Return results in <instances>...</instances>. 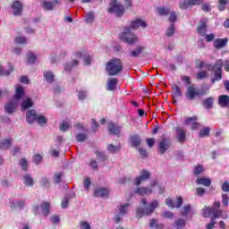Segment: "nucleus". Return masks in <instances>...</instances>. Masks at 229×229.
I'll return each instance as SVG.
<instances>
[{
    "mask_svg": "<svg viewBox=\"0 0 229 229\" xmlns=\"http://www.w3.org/2000/svg\"><path fill=\"white\" fill-rule=\"evenodd\" d=\"M121 40L127 42L130 46L137 44L139 42V38L135 34L131 33L130 28H127L124 32L120 34Z\"/></svg>",
    "mask_w": 229,
    "mask_h": 229,
    "instance_id": "3",
    "label": "nucleus"
},
{
    "mask_svg": "<svg viewBox=\"0 0 229 229\" xmlns=\"http://www.w3.org/2000/svg\"><path fill=\"white\" fill-rule=\"evenodd\" d=\"M109 191L106 188H96L94 190L95 198H108Z\"/></svg>",
    "mask_w": 229,
    "mask_h": 229,
    "instance_id": "17",
    "label": "nucleus"
},
{
    "mask_svg": "<svg viewBox=\"0 0 229 229\" xmlns=\"http://www.w3.org/2000/svg\"><path fill=\"white\" fill-rule=\"evenodd\" d=\"M33 162L36 164V165H38L42 162V156L40 154L34 155Z\"/></svg>",
    "mask_w": 229,
    "mask_h": 229,
    "instance_id": "53",
    "label": "nucleus"
},
{
    "mask_svg": "<svg viewBox=\"0 0 229 229\" xmlns=\"http://www.w3.org/2000/svg\"><path fill=\"white\" fill-rule=\"evenodd\" d=\"M69 128H71V124H69L67 121H63L59 126L60 131H67Z\"/></svg>",
    "mask_w": 229,
    "mask_h": 229,
    "instance_id": "42",
    "label": "nucleus"
},
{
    "mask_svg": "<svg viewBox=\"0 0 229 229\" xmlns=\"http://www.w3.org/2000/svg\"><path fill=\"white\" fill-rule=\"evenodd\" d=\"M27 60H28V64H33L37 60V55H35V54L31 52H29L27 54Z\"/></svg>",
    "mask_w": 229,
    "mask_h": 229,
    "instance_id": "46",
    "label": "nucleus"
},
{
    "mask_svg": "<svg viewBox=\"0 0 229 229\" xmlns=\"http://www.w3.org/2000/svg\"><path fill=\"white\" fill-rule=\"evenodd\" d=\"M16 108H17V103L14 100H11L7 102L4 106V110L6 114H13Z\"/></svg>",
    "mask_w": 229,
    "mask_h": 229,
    "instance_id": "20",
    "label": "nucleus"
},
{
    "mask_svg": "<svg viewBox=\"0 0 229 229\" xmlns=\"http://www.w3.org/2000/svg\"><path fill=\"white\" fill-rule=\"evenodd\" d=\"M208 64H206L205 61H201L200 59H197L195 61V66L197 69H203V67H207Z\"/></svg>",
    "mask_w": 229,
    "mask_h": 229,
    "instance_id": "44",
    "label": "nucleus"
},
{
    "mask_svg": "<svg viewBox=\"0 0 229 229\" xmlns=\"http://www.w3.org/2000/svg\"><path fill=\"white\" fill-rule=\"evenodd\" d=\"M15 44H26L28 39L25 37H17L14 39Z\"/></svg>",
    "mask_w": 229,
    "mask_h": 229,
    "instance_id": "56",
    "label": "nucleus"
},
{
    "mask_svg": "<svg viewBox=\"0 0 229 229\" xmlns=\"http://www.w3.org/2000/svg\"><path fill=\"white\" fill-rule=\"evenodd\" d=\"M79 225L81 229H90V224L86 221H81Z\"/></svg>",
    "mask_w": 229,
    "mask_h": 229,
    "instance_id": "59",
    "label": "nucleus"
},
{
    "mask_svg": "<svg viewBox=\"0 0 229 229\" xmlns=\"http://www.w3.org/2000/svg\"><path fill=\"white\" fill-rule=\"evenodd\" d=\"M146 143L148 148H153L155 146V138H148Z\"/></svg>",
    "mask_w": 229,
    "mask_h": 229,
    "instance_id": "63",
    "label": "nucleus"
},
{
    "mask_svg": "<svg viewBox=\"0 0 229 229\" xmlns=\"http://www.w3.org/2000/svg\"><path fill=\"white\" fill-rule=\"evenodd\" d=\"M218 105L222 108H229V96L228 95H220L218 97Z\"/></svg>",
    "mask_w": 229,
    "mask_h": 229,
    "instance_id": "21",
    "label": "nucleus"
},
{
    "mask_svg": "<svg viewBox=\"0 0 229 229\" xmlns=\"http://www.w3.org/2000/svg\"><path fill=\"white\" fill-rule=\"evenodd\" d=\"M77 142H84V140H87V134L85 133H79L75 137Z\"/></svg>",
    "mask_w": 229,
    "mask_h": 229,
    "instance_id": "49",
    "label": "nucleus"
},
{
    "mask_svg": "<svg viewBox=\"0 0 229 229\" xmlns=\"http://www.w3.org/2000/svg\"><path fill=\"white\" fill-rule=\"evenodd\" d=\"M203 216L205 217H208L210 216H213L211 219H218L219 217H223V211L221 209H216L214 208H207L205 207Z\"/></svg>",
    "mask_w": 229,
    "mask_h": 229,
    "instance_id": "4",
    "label": "nucleus"
},
{
    "mask_svg": "<svg viewBox=\"0 0 229 229\" xmlns=\"http://www.w3.org/2000/svg\"><path fill=\"white\" fill-rule=\"evenodd\" d=\"M171 138H162L161 141L159 142V153L164 155V153H165V151L171 148Z\"/></svg>",
    "mask_w": 229,
    "mask_h": 229,
    "instance_id": "12",
    "label": "nucleus"
},
{
    "mask_svg": "<svg viewBox=\"0 0 229 229\" xmlns=\"http://www.w3.org/2000/svg\"><path fill=\"white\" fill-rule=\"evenodd\" d=\"M89 167H91V169H93V171H98V161H96V159H91L89 162Z\"/></svg>",
    "mask_w": 229,
    "mask_h": 229,
    "instance_id": "57",
    "label": "nucleus"
},
{
    "mask_svg": "<svg viewBox=\"0 0 229 229\" xmlns=\"http://www.w3.org/2000/svg\"><path fill=\"white\" fill-rule=\"evenodd\" d=\"M40 207H41V211H42L43 216H49V212H50L49 202H42Z\"/></svg>",
    "mask_w": 229,
    "mask_h": 229,
    "instance_id": "28",
    "label": "nucleus"
},
{
    "mask_svg": "<svg viewBox=\"0 0 229 229\" xmlns=\"http://www.w3.org/2000/svg\"><path fill=\"white\" fill-rule=\"evenodd\" d=\"M91 130L94 132L99 130V123H98V121H96V119L91 120Z\"/></svg>",
    "mask_w": 229,
    "mask_h": 229,
    "instance_id": "51",
    "label": "nucleus"
},
{
    "mask_svg": "<svg viewBox=\"0 0 229 229\" xmlns=\"http://www.w3.org/2000/svg\"><path fill=\"white\" fill-rule=\"evenodd\" d=\"M185 96L189 101L194 100L196 98L201 96V92L196 89V86L193 84L187 88Z\"/></svg>",
    "mask_w": 229,
    "mask_h": 229,
    "instance_id": "6",
    "label": "nucleus"
},
{
    "mask_svg": "<svg viewBox=\"0 0 229 229\" xmlns=\"http://www.w3.org/2000/svg\"><path fill=\"white\" fill-rule=\"evenodd\" d=\"M21 106V112H24V110H28L33 106V100H31V98H26L25 100H22Z\"/></svg>",
    "mask_w": 229,
    "mask_h": 229,
    "instance_id": "27",
    "label": "nucleus"
},
{
    "mask_svg": "<svg viewBox=\"0 0 229 229\" xmlns=\"http://www.w3.org/2000/svg\"><path fill=\"white\" fill-rule=\"evenodd\" d=\"M175 28H174V23H172L170 27L166 30V37H173L174 35Z\"/></svg>",
    "mask_w": 229,
    "mask_h": 229,
    "instance_id": "47",
    "label": "nucleus"
},
{
    "mask_svg": "<svg viewBox=\"0 0 229 229\" xmlns=\"http://www.w3.org/2000/svg\"><path fill=\"white\" fill-rule=\"evenodd\" d=\"M36 123H38V124L39 126H44V124H47V118H46V116H44V115H38V118L36 119Z\"/></svg>",
    "mask_w": 229,
    "mask_h": 229,
    "instance_id": "38",
    "label": "nucleus"
},
{
    "mask_svg": "<svg viewBox=\"0 0 229 229\" xmlns=\"http://www.w3.org/2000/svg\"><path fill=\"white\" fill-rule=\"evenodd\" d=\"M87 24H92L94 22V13H89L86 16Z\"/></svg>",
    "mask_w": 229,
    "mask_h": 229,
    "instance_id": "55",
    "label": "nucleus"
},
{
    "mask_svg": "<svg viewBox=\"0 0 229 229\" xmlns=\"http://www.w3.org/2000/svg\"><path fill=\"white\" fill-rule=\"evenodd\" d=\"M13 70H14V68L11 64H9V70H7V71H4L3 66L0 65V76H10V73L13 72Z\"/></svg>",
    "mask_w": 229,
    "mask_h": 229,
    "instance_id": "31",
    "label": "nucleus"
},
{
    "mask_svg": "<svg viewBox=\"0 0 229 229\" xmlns=\"http://www.w3.org/2000/svg\"><path fill=\"white\" fill-rule=\"evenodd\" d=\"M197 33H199L200 37L207 35V21L203 20L199 21V25L197 27Z\"/></svg>",
    "mask_w": 229,
    "mask_h": 229,
    "instance_id": "23",
    "label": "nucleus"
},
{
    "mask_svg": "<svg viewBox=\"0 0 229 229\" xmlns=\"http://www.w3.org/2000/svg\"><path fill=\"white\" fill-rule=\"evenodd\" d=\"M197 80H205L208 78V72L207 71H200L196 73Z\"/></svg>",
    "mask_w": 229,
    "mask_h": 229,
    "instance_id": "39",
    "label": "nucleus"
},
{
    "mask_svg": "<svg viewBox=\"0 0 229 229\" xmlns=\"http://www.w3.org/2000/svg\"><path fill=\"white\" fill-rule=\"evenodd\" d=\"M202 1L203 0H184L179 3V8L181 10H187L189 6H199V4H201Z\"/></svg>",
    "mask_w": 229,
    "mask_h": 229,
    "instance_id": "10",
    "label": "nucleus"
},
{
    "mask_svg": "<svg viewBox=\"0 0 229 229\" xmlns=\"http://www.w3.org/2000/svg\"><path fill=\"white\" fill-rule=\"evenodd\" d=\"M157 12H158L159 15H169V13H171V9H165L164 7H158Z\"/></svg>",
    "mask_w": 229,
    "mask_h": 229,
    "instance_id": "50",
    "label": "nucleus"
},
{
    "mask_svg": "<svg viewBox=\"0 0 229 229\" xmlns=\"http://www.w3.org/2000/svg\"><path fill=\"white\" fill-rule=\"evenodd\" d=\"M15 95H14V98L19 100L21 99L22 97H24V88H22V86L17 87L15 89Z\"/></svg>",
    "mask_w": 229,
    "mask_h": 229,
    "instance_id": "29",
    "label": "nucleus"
},
{
    "mask_svg": "<svg viewBox=\"0 0 229 229\" xmlns=\"http://www.w3.org/2000/svg\"><path fill=\"white\" fill-rule=\"evenodd\" d=\"M38 117V114L35 109H30L26 114V121L29 124H33V123H36Z\"/></svg>",
    "mask_w": 229,
    "mask_h": 229,
    "instance_id": "13",
    "label": "nucleus"
},
{
    "mask_svg": "<svg viewBox=\"0 0 229 229\" xmlns=\"http://www.w3.org/2000/svg\"><path fill=\"white\" fill-rule=\"evenodd\" d=\"M158 200H153L148 207L138 208L136 210V217L140 219V217H144V216H151V214L155 212V209L158 208Z\"/></svg>",
    "mask_w": 229,
    "mask_h": 229,
    "instance_id": "2",
    "label": "nucleus"
},
{
    "mask_svg": "<svg viewBox=\"0 0 229 229\" xmlns=\"http://www.w3.org/2000/svg\"><path fill=\"white\" fill-rule=\"evenodd\" d=\"M218 10L220 12H225L226 10V4H229V0H218Z\"/></svg>",
    "mask_w": 229,
    "mask_h": 229,
    "instance_id": "40",
    "label": "nucleus"
},
{
    "mask_svg": "<svg viewBox=\"0 0 229 229\" xmlns=\"http://www.w3.org/2000/svg\"><path fill=\"white\" fill-rule=\"evenodd\" d=\"M140 27L141 28H147L148 24L144 21H142L140 19H136L135 21L131 22L129 30H130V28L131 30H139V28H140Z\"/></svg>",
    "mask_w": 229,
    "mask_h": 229,
    "instance_id": "16",
    "label": "nucleus"
},
{
    "mask_svg": "<svg viewBox=\"0 0 229 229\" xmlns=\"http://www.w3.org/2000/svg\"><path fill=\"white\" fill-rule=\"evenodd\" d=\"M202 106L207 110H210L214 107V98L209 97L202 101Z\"/></svg>",
    "mask_w": 229,
    "mask_h": 229,
    "instance_id": "25",
    "label": "nucleus"
},
{
    "mask_svg": "<svg viewBox=\"0 0 229 229\" xmlns=\"http://www.w3.org/2000/svg\"><path fill=\"white\" fill-rule=\"evenodd\" d=\"M149 176H151V173L148 170H142L140 172V176L136 177L134 180V184L136 187H139L142 183V182H146Z\"/></svg>",
    "mask_w": 229,
    "mask_h": 229,
    "instance_id": "8",
    "label": "nucleus"
},
{
    "mask_svg": "<svg viewBox=\"0 0 229 229\" xmlns=\"http://www.w3.org/2000/svg\"><path fill=\"white\" fill-rule=\"evenodd\" d=\"M144 49H146V47H144L143 46H138L136 49L131 51L130 55L131 56H132V58H137L140 56Z\"/></svg>",
    "mask_w": 229,
    "mask_h": 229,
    "instance_id": "26",
    "label": "nucleus"
},
{
    "mask_svg": "<svg viewBox=\"0 0 229 229\" xmlns=\"http://www.w3.org/2000/svg\"><path fill=\"white\" fill-rule=\"evenodd\" d=\"M107 12L109 13H115V0H111V3L109 4V7L107 9Z\"/></svg>",
    "mask_w": 229,
    "mask_h": 229,
    "instance_id": "52",
    "label": "nucleus"
},
{
    "mask_svg": "<svg viewBox=\"0 0 229 229\" xmlns=\"http://www.w3.org/2000/svg\"><path fill=\"white\" fill-rule=\"evenodd\" d=\"M226 44H228V38H216L214 40L215 49H223V47H226Z\"/></svg>",
    "mask_w": 229,
    "mask_h": 229,
    "instance_id": "19",
    "label": "nucleus"
},
{
    "mask_svg": "<svg viewBox=\"0 0 229 229\" xmlns=\"http://www.w3.org/2000/svg\"><path fill=\"white\" fill-rule=\"evenodd\" d=\"M197 185H203L204 187H210L212 185V180L208 177H199L198 176L196 179Z\"/></svg>",
    "mask_w": 229,
    "mask_h": 229,
    "instance_id": "18",
    "label": "nucleus"
},
{
    "mask_svg": "<svg viewBox=\"0 0 229 229\" xmlns=\"http://www.w3.org/2000/svg\"><path fill=\"white\" fill-rule=\"evenodd\" d=\"M205 192H207V191H205L204 188L199 187V188L196 189V194L199 198H202V196H205Z\"/></svg>",
    "mask_w": 229,
    "mask_h": 229,
    "instance_id": "60",
    "label": "nucleus"
},
{
    "mask_svg": "<svg viewBox=\"0 0 229 229\" xmlns=\"http://www.w3.org/2000/svg\"><path fill=\"white\" fill-rule=\"evenodd\" d=\"M130 208V203H124V204H120L118 206V215L116 216V223H121L123 221V216H126L128 214V208Z\"/></svg>",
    "mask_w": 229,
    "mask_h": 229,
    "instance_id": "9",
    "label": "nucleus"
},
{
    "mask_svg": "<svg viewBox=\"0 0 229 229\" xmlns=\"http://www.w3.org/2000/svg\"><path fill=\"white\" fill-rule=\"evenodd\" d=\"M106 71L109 76H115V58H113L106 64Z\"/></svg>",
    "mask_w": 229,
    "mask_h": 229,
    "instance_id": "15",
    "label": "nucleus"
},
{
    "mask_svg": "<svg viewBox=\"0 0 229 229\" xmlns=\"http://www.w3.org/2000/svg\"><path fill=\"white\" fill-rule=\"evenodd\" d=\"M130 142L132 148H139L142 144V140L139 134L130 136Z\"/></svg>",
    "mask_w": 229,
    "mask_h": 229,
    "instance_id": "22",
    "label": "nucleus"
},
{
    "mask_svg": "<svg viewBox=\"0 0 229 229\" xmlns=\"http://www.w3.org/2000/svg\"><path fill=\"white\" fill-rule=\"evenodd\" d=\"M175 228H177V229L185 228V220H183V219L176 220L175 221Z\"/></svg>",
    "mask_w": 229,
    "mask_h": 229,
    "instance_id": "48",
    "label": "nucleus"
},
{
    "mask_svg": "<svg viewBox=\"0 0 229 229\" xmlns=\"http://www.w3.org/2000/svg\"><path fill=\"white\" fill-rule=\"evenodd\" d=\"M222 203L223 205H225V207H228V203H229L228 194L226 193L222 194Z\"/></svg>",
    "mask_w": 229,
    "mask_h": 229,
    "instance_id": "58",
    "label": "nucleus"
},
{
    "mask_svg": "<svg viewBox=\"0 0 229 229\" xmlns=\"http://www.w3.org/2000/svg\"><path fill=\"white\" fill-rule=\"evenodd\" d=\"M95 153H96L98 158L101 160V162H105V160H106L107 157L105 154V152L96 151Z\"/></svg>",
    "mask_w": 229,
    "mask_h": 229,
    "instance_id": "54",
    "label": "nucleus"
},
{
    "mask_svg": "<svg viewBox=\"0 0 229 229\" xmlns=\"http://www.w3.org/2000/svg\"><path fill=\"white\" fill-rule=\"evenodd\" d=\"M165 203L167 207H171V208H182V205H183V198L178 197L176 202L173 200V199L167 198Z\"/></svg>",
    "mask_w": 229,
    "mask_h": 229,
    "instance_id": "11",
    "label": "nucleus"
},
{
    "mask_svg": "<svg viewBox=\"0 0 229 229\" xmlns=\"http://www.w3.org/2000/svg\"><path fill=\"white\" fill-rule=\"evenodd\" d=\"M15 207L19 208L20 210H22L26 207V200H17Z\"/></svg>",
    "mask_w": 229,
    "mask_h": 229,
    "instance_id": "61",
    "label": "nucleus"
},
{
    "mask_svg": "<svg viewBox=\"0 0 229 229\" xmlns=\"http://www.w3.org/2000/svg\"><path fill=\"white\" fill-rule=\"evenodd\" d=\"M155 187H158V182L155 181L150 187H139L135 190V193L139 194L140 196H146L148 194H151L153 192V189Z\"/></svg>",
    "mask_w": 229,
    "mask_h": 229,
    "instance_id": "7",
    "label": "nucleus"
},
{
    "mask_svg": "<svg viewBox=\"0 0 229 229\" xmlns=\"http://www.w3.org/2000/svg\"><path fill=\"white\" fill-rule=\"evenodd\" d=\"M10 8L13 11V15H14V17H21L22 12H24V5H22V3L19 0L13 1Z\"/></svg>",
    "mask_w": 229,
    "mask_h": 229,
    "instance_id": "5",
    "label": "nucleus"
},
{
    "mask_svg": "<svg viewBox=\"0 0 229 229\" xmlns=\"http://www.w3.org/2000/svg\"><path fill=\"white\" fill-rule=\"evenodd\" d=\"M175 130L177 131L176 139L178 142H180V144H183V142H185V139H187V132L182 127H176Z\"/></svg>",
    "mask_w": 229,
    "mask_h": 229,
    "instance_id": "14",
    "label": "nucleus"
},
{
    "mask_svg": "<svg viewBox=\"0 0 229 229\" xmlns=\"http://www.w3.org/2000/svg\"><path fill=\"white\" fill-rule=\"evenodd\" d=\"M172 90L176 98H182V88H180V86H178V84H174L172 86Z\"/></svg>",
    "mask_w": 229,
    "mask_h": 229,
    "instance_id": "34",
    "label": "nucleus"
},
{
    "mask_svg": "<svg viewBox=\"0 0 229 229\" xmlns=\"http://www.w3.org/2000/svg\"><path fill=\"white\" fill-rule=\"evenodd\" d=\"M126 12V7L123 4H121L117 1H115V15L116 17H123L124 13Z\"/></svg>",
    "mask_w": 229,
    "mask_h": 229,
    "instance_id": "24",
    "label": "nucleus"
},
{
    "mask_svg": "<svg viewBox=\"0 0 229 229\" xmlns=\"http://www.w3.org/2000/svg\"><path fill=\"white\" fill-rule=\"evenodd\" d=\"M107 90H115V79H108Z\"/></svg>",
    "mask_w": 229,
    "mask_h": 229,
    "instance_id": "43",
    "label": "nucleus"
},
{
    "mask_svg": "<svg viewBox=\"0 0 229 229\" xmlns=\"http://www.w3.org/2000/svg\"><path fill=\"white\" fill-rule=\"evenodd\" d=\"M12 146V140L6 139L0 142V149H8Z\"/></svg>",
    "mask_w": 229,
    "mask_h": 229,
    "instance_id": "37",
    "label": "nucleus"
},
{
    "mask_svg": "<svg viewBox=\"0 0 229 229\" xmlns=\"http://www.w3.org/2000/svg\"><path fill=\"white\" fill-rule=\"evenodd\" d=\"M19 165H21L22 171H28V159L27 158H21L19 162Z\"/></svg>",
    "mask_w": 229,
    "mask_h": 229,
    "instance_id": "45",
    "label": "nucleus"
},
{
    "mask_svg": "<svg viewBox=\"0 0 229 229\" xmlns=\"http://www.w3.org/2000/svg\"><path fill=\"white\" fill-rule=\"evenodd\" d=\"M33 183H34L33 177L31 175L26 174L24 175L23 184L27 185V187H32Z\"/></svg>",
    "mask_w": 229,
    "mask_h": 229,
    "instance_id": "33",
    "label": "nucleus"
},
{
    "mask_svg": "<svg viewBox=\"0 0 229 229\" xmlns=\"http://www.w3.org/2000/svg\"><path fill=\"white\" fill-rule=\"evenodd\" d=\"M54 180L55 183H62V174L61 173H55L54 176Z\"/></svg>",
    "mask_w": 229,
    "mask_h": 229,
    "instance_id": "64",
    "label": "nucleus"
},
{
    "mask_svg": "<svg viewBox=\"0 0 229 229\" xmlns=\"http://www.w3.org/2000/svg\"><path fill=\"white\" fill-rule=\"evenodd\" d=\"M202 173H205V167H203V165H197L194 166L193 174H195V176H199Z\"/></svg>",
    "mask_w": 229,
    "mask_h": 229,
    "instance_id": "36",
    "label": "nucleus"
},
{
    "mask_svg": "<svg viewBox=\"0 0 229 229\" xmlns=\"http://www.w3.org/2000/svg\"><path fill=\"white\" fill-rule=\"evenodd\" d=\"M43 76L47 83H53V81H55V74H53V72H45Z\"/></svg>",
    "mask_w": 229,
    "mask_h": 229,
    "instance_id": "32",
    "label": "nucleus"
},
{
    "mask_svg": "<svg viewBox=\"0 0 229 229\" xmlns=\"http://www.w3.org/2000/svg\"><path fill=\"white\" fill-rule=\"evenodd\" d=\"M41 6L43 10H47L48 12H51L53 8H55V5L53 4V3L49 1H44L43 3H41Z\"/></svg>",
    "mask_w": 229,
    "mask_h": 229,
    "instance_id": "35",
    "label": "nucleus"
},
{
    "mask_svg": "<svg viewBox=\"0 0 229 229\" xmlns=\"http://www.w3.org/2000/svg\"><path fill=\"white\" fill-rule=\"evenodd\" d=\"M209 136H210V127H203L199 132V137H200V139H205V137H209Z\"/></svg>",
    "mask_w": 229,
    "mask_h": 229,
    "instance_id": "30",
    "label": "nucleus"
},
{
    "mask_svg": "<svg viewBox=\"0 0 229 229\" xmlns=\"http://www.w3.org/2000/svg\"><path fill=\"white\" fill-rule=\"evenodd\" d=\"M123 71V62L115 58V74H119Z\"/></svg>",
    "mask_w": 229,
    "mask_h": 229,
    "instance_id": "41",
    "label": "nucleus"
},
{
    "mask_svg": "<svg viewBox=\"0 0 229 229\" xmlns=\"http://www.w3.org/2000/svg\"><path fill=\"white\" fill-rule=\"evenodd\" d=\"M221 190L223 192H229V182L225 181L222 183Z\"/></svg>",
    "mask_w": 229,
    "mask_h": 229,
    "instance_id": "62",
    "label": "nucleus"
},
{
    "mask_svg": "<svg viewBox=\"0 0 229 229\" xmlns=\"http://www.w3.org/2000/svg\"><path fill=\"white\" fill-rule=\"evenodd\" d=\"M223 65H225L223 59L216 60L214 64H208L207 65L208 71L213 74L210 80L212 85H214L216 81H221V80H223Z\"/></svg>",
    "mask_w": 229,
    "mask_h": 229,
    "instance_id": "1",
    "label": "nucleus"
}]
</instances>
